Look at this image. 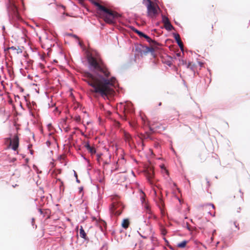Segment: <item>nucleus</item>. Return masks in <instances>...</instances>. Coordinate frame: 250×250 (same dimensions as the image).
<instances>
[{"instance_id": "f257e3e1", "label": "nucleus", "mask_w": 250, "mask_h": 250, "mask_svg": "<svg viewBox=\"0 0 250 250\" xmlns=\"http://www.w3.org/2000/svg\"><path fill=\"white\" fill-rule=\"evenodd\" d=\"M83 80L91 86L92 92L99 93L102 96L111 94L112 89L109 87L110 81L104 78H98L88 72L83 74Z\"/></svg>"}, {"instance_id": "f03ea898", "label": "nucleus", "mask_w": 250, "mask_h": 250, "mask_svg": "<svg viewBox=\"0 0 250 250\" xmlns=\"http://www.w3.org/2000/svg\"><path fill=\"white\" fill-rule=\"evenodd\" d=\"M87 61L90 68L95 72L102 74L106 78L109 76L110 72L99 54L96 53L95 56L92 54L88 55Z\"/></svg>"}, {"instance_id": "7ed1b4c3", "label": "nucleus", "mask_w": 250, "mask_h": 250, "mask_svg": "<svg viewBox=\"0 0 250 250\" xmlns=\"http://www.w3.org/2000/svg\"><path fill=\"white\" fill-rule=\"evenodd\" d=\"M91 2L97 7L98 13L107 23L113 24L114 22L115 18L119 16L117 12L102 5L99 2V0H91Z\"/></svg>"}, {"instance_id": "20e7f679", "label": "nucleus", "mask_w": 250, "mask_h": 250, "mask_svg": "<svg viewBox=\"0 0 250 250\" xmlns=\"http://www.w3.org/2000/svg\"><path fill=\"white\" fill-rule=\"evenodd\" d=\"M147 16L153 18L156 17L160 10L159 7L152 1L149 0V3L146 4Z\"/></svg>"}, {"instance_id": "39448f33", "label": "nucleus", "mask_w": 250, "mask_h": 250, "mask_svg": "<svg viewBox=\"0 0 250 250\" xmlns=\"http://www.w3.org/2000/svg\"><path fill=\"white\" fill-rule=\"evenodd\" d=\"M7 10L9 14H11L13 18L18 20L20 19L17 7L15 5V0H8Z\"/></svg>"}, {"instance_id": "423d86ee", "label": "nucleus", "mask_w": 250, "mask_h": 250, "mask_svg": "<svg viewBox=\"0 0 250 250\" xmlns=\"http://www.w3.org/2000/svg\"><path fill=\"white\" fill-rule=\"evenodd\" d=\"M123 208L122 203L119 202L114 201L110 208V211L112 214L116 216H119L122 213Z\"/></svg>"}, {"instance_id": "0eeeda50", "label": "nucleus", "mask_w": 250, "mask_h": 250, "mask_svg": "<svg viewBox=\"0 0 250 250\" xmlns=\"http://www.w3.org/2000/svg\"><path fill=\"white\" fill-rule=\"evenodd\" d=\"M5 142H9L8 147L12 146V148L16 151L17 150L19 145V138L17 135L14 136L13 138L11 139L10 138L5 139Z\"/></svg>"}, {"instance_id": "6e6552de", "label": "nucleus", "mask_w": 250, "mask_h": 250, "mask_svg": "<svg viewBox=\"0 0 250 250\" xmlns=\"http://www.w3.org/2000/svg\"><path fill=\"white\" fill-rule=\"evenodd\" d=\"M203 210L207 211L208 214L212 216H215V206L213 204H209L202 206Z\"/></svg>"}, {"instance_id": "1a4fd4ad", "label": "nucleus", "mask_w": 250, "mask_h": 250, "mask_svg": "<svg viewBox=\"0 0 250 250\" xmlns=\"http://www.w3.org/2000/svg\"><path fill=\"white\" fill-rule=\"evenodd\" d=\"M146 177L150 184L153 185L154 183V181L153 180L154 177V171L151 168L149 169H147L146 173Z\"/></svg>"}, {"instance_id": "9d476101", "label": "nucleus", "mask_w": 250, "mask_h": 250, "mask_svg": "<svg viewBox=\"0 0 250 250\" xmlns=\"http://www.w3.org/2000/svg\"><path fill=\"white\" fill-rule=\"evenodd\" d=\"M84 146L91 155H93L96 153V151L95 147L91 146L88 142H87L85 144Z\"/></svg>"}, {"instance_id": "9b49d317", "label": "nucleus", "mask_w": 250, "mask_h": 250, "mask_svg": "<svg viewBox=\"0 0 250 250\" xmlns=\"http://www.w3.org/2000/svg\"><path fill=\"white\" fill-rule=\"evenodd\" d=\"M80 236L85 240L88 241L89 240L82 226H81V228L80 229Z\"/></svg>"}, {"instance_id": "f8f14e48", "label": "nucleus", "mask_w": 250, "mask_h": 250, "mask_svg": "<svg viewBox=\"0 0 250 250\" xmlns=\"http://www.w3.org/2000/svg\"><path fill=\"white\" fill-rule=\"evenodd\" d=\"M124 138L125 141L129 144H130L132 142V138L131 135L127 132H125L124 133Z\"/></svg>"}, {"instance_id": "ddd939ff", "label": "nucleus", "mask_w": 250, "mask_h": 250, "mask_svg": "<svg viewBox=\"0 0 250 250\" xmlns=\"http://www.w3.org/2000/svg\"><path fill=\"white\" fill-rule=\"evenodd\" d=\"M129 224V220L128 219H124L122 223V226L123 228L126 229L128 228Z\"/></svg>"}, {"instance_id": "4468645a", "label": "nucleus", "mask_w": 250, "mask_h": 250, "mask_svg": "<svg viewBox=\"0 0 250 250\" xmlns=\"http://www.w3.org/2000/svg\"><path fill=\"white\" fill-rule=\"evenodd\" d=\"M139 136L142 141L147 139H149L150 140L151 139L150 134L148 133H146V134H140Z\"/></svg>"}, {"instance_id": "2eb2a0df", "label": "nucleus", "mask_w": 250, "mask_h": 250, "mask_svg": "<svg viewBox=\"0 0 250 250\" xmlns=\"http://www.w3.org/2000/svg\"><path fill=\"white\" fill-rule=\"evenodd\" d=\"M174 37L178 45H181L183 42L180 39V35L178 34H174Z\"/></svg>"}, {"instance_id": "dca6fc26", "label": "nucleus", "mask_w": 250, "mask_h": 250, "mask_svg": "<svg viewBox=\"0 0 250 250\" xmlns=\"http://www.w3.org/2000/svg\"><path fill=\"white\" fill-rule=\"evenodd\" d=\"M144 208H145V211L146 213V215L152 213V211L151 210L150 207H149V206L148 204H145V205L144 206Z\"/></svg>"}, {"instance_id": "f3484780", "label": "nucleus", "mask_w": 250, "mask_h": 250, "mask_svg": "<svg viewBox=\"0 0 250 250\" xmlns=\"http://www.w3.org/2000/svg\"><path fill=\"white\" fill-rule=\"evenodd\" d=\"M164 27L168 31H171L174 29L173 26L171 25L170 21L167 24H164Z\"/></svg>"}, {"instance_id": "a211bd4d", "label": "nucleus", "mask_w": 250, "mask_h": 250, "mask_svg": "<svg viewBox=\"0 0 250 250\" xmlns=\"http://www.w3.org/2000/svg\"><path fill=\"white\" fill-rule=\"evenodd\" d=\"M17 48H16L15 46H12V47H7L6 49H4V51L6 52V51H8L10 50V51H11V52H12V53L13 54L15 55L16 52Z\"/></svg>"}, {"instance_id": "6ab92c4d", "label": "nucleus", "mask_w": 250, "mask_h": 250, "mask_svg": "<svg viewBox=\"0 0 250 250\" xmlns=\"http://www.w3.org/2000/svg\"><path fill=\"white\" fill-rule=\"evenodd\" d=\"M144 48L145 49L144 51L145 52V53H147L148 52L152 53L154 51V48L153 47L146 46L144 47Z\"/></svg>"}, {"instance_id": "aec40b11", "label": "nucleus", "mask_w": 250, "mask_h": 250, "mask_svg": "<svg viewBox=\"0 0 250 250\" xmlns=\"http://www.w3.org/2000/svg\"><path fill=\"white\" fill-rule=\"evenodd\" d=\"M187 244V241H183L181 243L178 244L177 246L179 248H185Z\"/></svg>"}, {"instance_id": "412c9836", "label": "nucleus", "mask_w": 250, "mask_h": 250, "mask_svg": "<svg viewBox=\"0 0 250 250\" xmlns=\"http://www.w3.org/2000/svg\"><path fill=\"white\" fill-rule=\"evenodd\" d=\"M158 204L159 207L161 208V207H164V202H163L162 198L160 196H158Z\"/></svg>"}, {"instance_id": "4be33fe9", "label": "nucleus", "mask_w": 250, "mask_h": 250, "mask_svg": "<svg viewBox=\"0 0 250 250\" xmlns=\"http://www.w3.org/2000/svg\"><path fill=\"white\" fill-rule=\"evenodd\" d=\"M143 37H144L145 39H146L147 41L149 42H153L155 43V41L152 40L149 37H148L147 35L145 34L144 33V35L142 36Z\"/></svg>"}, {"instance_id": "5701e85b", "label": "nucleus", "mask_w": 250, "mask_h": 250, "mask_svg": "<svg viewBox=\"0 0 250 250\" xmlns=\"http://www.w3.org/2000/svg\"><path fill=\"white\" fill-rule=\"evenodd\" d=\"M207 29L208 31V32H209L210 34H212L213 33V25L212 24L209 25L208 27H207Z\"/></svg>"}, {"instance_id": "b1692460", "label": "nucleus", "mask_w": 250, "mask_h": 250, "mask_svg": "<svg viewBox=\"0 0 250 250\" xmlns=\"http://www.w3.org/2000/svg\"><path fill=\"white\" fill-rule=\"evenodd\" d=\"M162 21L164 24H166L170 21L168 18L164 16H163Z\"/></svg>"}, {"instance_id": "393cba45", "label": "nucleus", "mask_w": 250, "mask_h": 250, "mask_svg": "<svg viewBox=\"0 0 250 250\" xmlns=\"http://www.w3.org/2000/svg\"><path fill=\"white\" fill-rule=\"evenodd\" d=\"M149 43L150 44V47H153L154 49L157 47V45H159V43L157 42L156 41L155 43L153 42H149Z\"/></svg>"}, {"instance_id": "a878e982", "label": "nucleus", "mask_w": 250, "mask_h": 250, "mask_svg": "<svg viewBox=\"0 0 250 250\" xmlns=\"http://www.w3.org/2000/svg\"><path fill=\"white\" fill-rule=\"evenodd\" d=\"M74 120L77 123H80L81 121L80 116L76 115L74 117Z\"/></svg>"}, {"instance_id": "bb28decb", "label": "nucleus", "mask_w": 250, "mask_h": 250, "mask_svg": "<svg viewBox=\"0 0 250 250\" xmlns=\"http://www.w3.org/2000/svg\"><path fill=\"white\" fill-rule=\"evenodd\" d=\"M133 30L137 33L140 37H142L144 35V33L138 30L137 29L134 28Z\"/></svg>"}, {"instance_id": "cd10ccee", "label": "nucleus", "mask_w": 250, "mask_h": 250, "mask_svg": "<svg viewBox=\"0 0 250 250\" xmlns=\"http://www.w3.org/2000/svg\"><path fill=\"white\" fill-rule=\"evenodd\" d=\"M146 217L149 219H155L156 218L155 216L152 214V212L150 214H148L147 215H146Z\"/></svg>"}, {"instance_id": "c85d7f7f", "label": "nucleus", "mask_w": 250, "mask_h": 250, "mask_svg": "<svg viewBox=\"0 0 250 250\" xmlns=\"http://www.w3.org/2000/svg\"><path fill=\"white\" fill-rule=\"evenodd\" d=\"M59 182L60 183V188H61L63 186V182L60 179H57L56 182Z\"/></svg>"}, {"instance_id": "c756f323", "label": "nucleus", "mask_w": 250, "mask_h": 250, "mask_svg": "<svg viewBox=\"0 0 250 250\" xmlns=\"http://www.w3.org/2000/svg\"><path fill=\"white\" fill-rule=\"evenodd\" d=\"M102 160L101 158V154H97V161L100 163V161Z\"/></svg>"}, {"instance_id": "7c9ffc66", "label": "nucleus", "mask_w": 250, "mask_h": 250, "mask_svg": "<svg viewBox=\"0 0 250 250\" xmlns=\"http://www.w3.org/2000/svg\"><path fill=\"white\" fill-rule=\"evenodd\" d=\"M22 53V50L20 47H18L16 49V52L15 55Z\"/></svg>"}, {"instance_id": "2f4dec72", "label": "nucleus", "mask_w": 250, "mask_h": 250, "mask_svg": "<svg viewBox=\"0 0 250 250\" xmlns=\"http://www.w3.org/2000/svg\"><path fill=\"white\" fill-rule=\"evenodd\" d=\"M180 62H181V64H182L183 65L186 64V62L183 60H182Z\"/></svg>"}, {"instance_id": "473e14b6", "label": "nucleus", "mask_w": 250, "mask_h": 250, "mask_svg": "<svg viewBox=\"0 0 250 250\" xmlns=\"http://www.w3.org/2000/svg\"><path fill=\"white\" fill-rule=\"evenodd\" d=\"M179 47H180V48L181 50L182 51H183V50H184V45H183V43L181 45H179Z\"/></svg>"}, {"instance_id": "72a5a7b5", "label": "nucleus", "mask_w": 250, "mask_h": 250, "mask_svg": "<svg viewBox=\"0 0 250 250\" xmlns=\"http://www.w3.org/2000/svg\"><path fill=\"white\" fill-rule=\"evenodd\" d=\"M39 211H40L41 214H43V211L42 209H39Z\"/></svg>"}, {"instance_id": "f704fd0d", "label": "nucleus", "mask_w": 250, "mask_h": 250, "mask_svg": "<svg viewBox=\"0 0 250 250\" xmlns=\"http://www.w3.org/2000/svg\"><path fill=\"white\" fill-rule=\"evenodd\" d=\"M190 65H191V62H188V66H187V67H188V68H189V67H190Z\"/></svg>"}, {"instance_id": "c9c22d12", "label": "nucleus", "mask_w": 250, "mask_h": 250, "mask_svg": "<svg viewBox=\"0 0 250 250\" xmlns=\"http://www.w3.org/2000/svg\"><path fill=\"white\" fill-rule=\"evenodd\" d=\"M57 171H58L59 174H60L61 173V172H62V170L61 169H58Z\"/></svg>"}, {"instance_id": "e433bc0d", "label": "nucleus", "mask_w": 250, "mask_h": 250, "mask_svg": "<svg viewBox=\"0 0 250 250\" xmlns=\"http://www.w3.org/2000/svg\"><path fill=\"white\" fill-rule=\"evenodd\" d=\"M154 194H155V195L157 196V192H156V189H154Z\"/></svg>"}, {"instance_id": "4c0bfd02", "label": "nucleus", "mask_w": 250, "mask_h": 250, "mask_svg": "<svg viewBox=\"0 0 250 250\" xmlns=\"http://www.w3.org/2000/svg\"><path fill=\"white\" fill-rule=\"evenodd\" d=\"M141 236H142V237H143L144 238H147V237L146 236H143V235H141Z\"/></svg>"}, {"instance_id": "58836bf2", "label": "nucleus", "mask_w": 250, "mask_h": 250, "mask_svg": "<svg viewBox=\"0 0 250 250\" xmlns=\"http://www.w3.org/2000/svg\"><path fill=\"white\" fill-rule=\"evenodd\" d=\"M104 165H107V164H108V162H104Z\"/></svg>"}, {"instance_id": "ea45409f", "label": "nucleus", "mask_w": 250, "mask_h": 250, "mask_svg": "<svg viewBox=\"0 0 250 250\" xmlns=\"http://www.w3.org/2000/svg\"><path fill=\"white\" fill-rule=\"evenodd\" d=\"M159 106H161L162 105V103L160 102L158 104Z\"/></svg>"}, {"instance_id": "a19ab883", "label": "nucleus", "mask_w": 250, "mask_h": 250, "mask_svg": "<svg viewBox=\"0 0 250 250\" xmlns=\"http://www.w3.org/2000/svg\"><path fill=\"white\" fill-rule=\"evenodd\" d=\"M177 55L178 56H180V53H177Z\"/></svg>"}, {"instance_id": "79ce46f5", "label": "nucleus", "mask_w": 250, "mask_h": 250, "mask_svg": "<svg viewBox=\"0 0 250 250\" xmlns=\"http://www.w3.org/2000/svg\"><path fill=\"white\" fill-rule=\"evenodd\" d=\"M234 224H235V227H236V228H238V227H237V225H236V223H234Z\"/></svg>"}, {"instance_id": "37998d69", "label": "nucleus", "mask_w": 250, "mask_h": 250, "mask_svg": "<svg viewBox=\"0 0 250 250\" xmlns=\"http://www.w3.org/2000/svg\"><path fill=\"white\" fill-rule=\"evenodd\" d=\"M76 177L77 178V175L76 173H75Z\"/></svg>"}, {"instance_id": "c03bdc74", "label": "nucleus", "mask_w": 250, "mask_h": 250, "mask_svg": "<svg viewBox=\"0 0 250 250\" xmlns=\"http://www.w3.org/2000/svg\"><path fill=\"white\" fill-rule=\"evenodd\" d=\"M32 152L33 151L32 150H31V153L32 154Z\"/></svg>"}, {"instance_id": "a18cd8bd", "label": "nucleus", "mask_w": 250, "mask_h": 250, "mask_svg": "<svg viewBox=\"0 0 250 250\" xmlns=\"http://www.w3.org/2000/svg\"><path fill=\"white\" fill-rule=\"evenodd\" d=\"M77 181L78 182H79V181L78 179L77 180Z\"/></svg>"}]
</instances>
